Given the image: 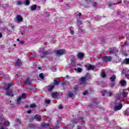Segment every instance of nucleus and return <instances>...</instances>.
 <instances>
[{"instance_id": "1", "label": "nucleus", "mask_w": 129, "mask_h": 129, "mask_svg": "<svg viewBox=\"0 0 129 129\" xmlns=\"http://www.w3.org/2000/svg\"><path fill=\"white\" fill-rule=\"evenodd\" d=\"M75 16L77 19V25L79 28H80V26L81 25H82V21L80 20V19L81 20H84V18H85V16L82 15L81 13H79L78 12L76 13Z\"/></svg>"}, {"instance_id": "2", "label": "nucleus", "mask_w": 129, "mask_h": 129, "mask_svg": "<svg viewBox=\"0 0 129 129\" xmlns=\"http://www.w3.org/2000/svg\"><path fill=\"white\" fill-rule=\"evenodd\" d=\"M85 1V3L84 4L85 7L86 8H88L89 7H93V8H96L97 7V3L93 2L92 0H84Z\"/></svg>"}, {"instance_id": "3", "label": "nucleus", "mask_w": 129, "mask_h": 129, "mask_svg": "<svg viewBox=\"0 0 129 129\" xmlns=\"http://www.w3.org/2000/svg\"><path fill=\"white\" fill-rule=\"evenodd\" d=\"M90 79V74L89 73H87V74L81 78L80 80V84H86V81Z\"/></svg>"}, {"instance_id": "4", "label": "nucleus", "mask_w": 129, "mask_h": 129, "mask_svg": "<svg viewBox=\"0 0 129 129\" xmlns=\"http://www.w3.org/2000/svg\"><path fill=\"white\" fill-rule=\"evenodd\" d=\"M0 123L1 124H5L6 126H10V121L6 120V119L3 117V116H0Z\"/></svg>"}, {"instance_id": "5", "label": "nucleus", "mask_w": 129, "mask_h": 129, "mask_svg": "<svg viewBox=\"0 0 129 129\" xmlns=\"http://www.w3.org/2000/svg\"><path fill=\"white\" fill-rule=\"evenodd\" d=\"M122 104L120 103H117L113 108V110L114 111H117L118 110H120V109H121V108H122Z\"/></svg>"}, {"instance_id": "6", "label": "nucleus", "mask_w": 129, "mask_h": 129, "mask_svg": "<svg viewBox=\"0 0 129 129\" xmlns=\"http://www.w3.org/2000/svg\"><path fill=\"white\" fill-rule=\"evenodd\" d=\"M55 53L56 56H62L64 55V54L66 53V50H65V49H59V50H56L55 52Z\"/></svg>"}, {"instance_id": "7", "label": "nucleus", "mask_w": 129, "mask_h": 129, "mask_svg": "<svg viewBox=\"0 0 129 129\" xmlns=\"http://www.w3.org/2000/svg\"><path fill=\"white\" fill-rule=\"evenodd\" d=\"M45 47H41L39 49V53L43 55V56H46V55H49L50 52L48 51H44Z\"/></svg>"}, {"instance_id": "8", "label": "nucleus", "mask_w": 129, "mask_h": 129, "mask_svg": "<svg viewBox=\"0 0 129 129\" xmlns=\"http://www.w3.org/2000/svg\"><path fill=\"white\" fill-rule=\"evenodd\" d=\"M102 59L103 61H104V62H110V61H111V60H112V57H111V56H103L102 57Z\"/></svg>"}, {"instance_id": "9", "label": "nucleus", "mask_w": 129, "mask_h": 129, "mask_svg": "<svg viewBox=\"0 0 129 129\" xmlns=\"http://www.w3.org/2000/svg\"><path fill=\"white\" fill-rule=\"evenodd\" d=\"M5 93L8 96H11V97H13V96H14V94H13V90L11 89L6 91Z\"/></svg>"}, {"instance_id": "10", "label": "nucleus", "mask_w": 129, "mask_h": 129, "mask_svg": "<svg viewBox=\"0 0 129 129\" xmlns=\"http://www.w3.org/2000/svg\"><path fill=\"white\" fill-rule=\"evenodd\" d=\"M85 67H86L88 70H94L95 69V66L91 64H86Z\"/></svg>"}, {"instance_id": "11", "label": "nucleus", "mask_w": 129, "mask_h": 129, "mask_svg": "<svg viewBox=\"0 0 129 129\" xmlns=\"http://www.w3.org/2000/svg\"><path fill=\"white\" fill-rule=\"evenodd\" d=\"M24 84H25V85H29L30 86H31V85H32L31 81H30V78H28L27 79H26L24 81Z\"/></svg>"}, {"instance_id": "12", "label": "nucleus", "mask_w": 129, "mask_h": 129, "mask_svg": "<svg viewBox=\"0 0 129 129\" xmlns=\"http://www.w3.org/2000/svg\"><path fill=\"white\" fill-rule=\"evenodd\" d=\"M13 85H14V84H13V83L8 84L7 85H6L4 86V88L6 90V91H7V90H9L10 87H11V86H13Z\"/></svg>"}, {"instance_id": "13", "label": "nucleus", "mask_w": 129, "mask_h": 129, "mask_svg": "<svg viewBox=\"0 0 129 129\" xmlns=\"http://www.w3.org/2000/svg\"><path fill=\"white\" fill-rule=\"evenodd\" d=\"M77 56L79 59L82 60V59H83V57H84V54L82 53V52H79L77 54Z\"/></svg>"}, {"instance_id": "14", "label": "nucleus", "mask_w": 129, "mask_h": 129, "mask_svg": "<svg viewBox=\"0 0 129 129\" xmlns=\"http://www.w3.org/2000/svg\"><path fill=\"white\" fill-rule=\"evenodd\" d=\"M17 20L19 23H21V22H23V18H22V16L21 15H17L16 17Z\"/></svg>"}, {"instance_id": "15", "label": "nucleus", "mask_w": 129, "mask_h": 129, "mask_svg": "<svg viewBox=\"0 0 129 129\" xmlns=\"http://www.w3.org/2000/svg\"><path fill=\"white\" fill-rule=\"evenodd\" d=\"M121 86H125L126 85V81L124 80H121L120 81Z\"/></svg>"}, {"instance_id": "16", "label": "nucleus", "mask_w": 129, "mask_h": 129, "mask_svg": "<svg viewBox=\"0 0 129 129\" xmlns=\"http://www.w3.org/2000/svg\"><path fill=\"white\" fill-rule=\"evenodd\" d=\"M67 127L69 129L73 128V127H74V125H71V124H70L69 125H68L67 126H64L63 128L66 129V128H67Z\"/></svg>"}, {"instance_id": "17", "label": "nucleus", "mask_w": 129, "mask_h": 129, "mask_svg": "<svg viewBox=\"0 0 129 129\" xmlns=\"http://www.w3.org/2000/svg\"><path fill=\"white\" fill-rule=\"evenodd\" d=\"M57 96H58V93L57 92L52 93L51 97H52V98H57Z\"/></svg>"}, {"instance_id": "18", "label": "nucleus", "mask_w": 129, "mask_h": 129, "mask_svg": "<svg viewBox=\"0 0 129 129\" xmlns=\"http://www.w3.org/2000/svg\"><path fill=\"white\" fill-rule=\"evenodd\" d=\"M57 78L54 79V83H53V85H59V83H61V81H58L57 82Z\"/></svg>"}, {"instance_id": "19", "label": "nucleus", "mask_w": 129, "mask_h": 129, "mask_svg": "<svg viewBox=\"0 0 129 129\" xmlns=\"http://www.w3.org/2000/svg\"><path fill=\"white\" fill-rule=\"evenodd\" d=\"M83 120V118H81L79 119L78 121H76L75 120H73V123L74 124L75 123H77V122H81Z\"/></svg>"}, {"instance_id": "20", "label": "nucleus", "mask_w": 129, "mask_h": 129, "mask_svg": "<svg viewBox=\"0 0 129 129\" xmlns=\"http://www.w3.org/2000/svg\"><path fill=\"white\" fill-rule=\"evenodd\" d=\"M75 66H76V62L74 60H72L70 67H75Z\"/></svg>"}, {"instance_id": "21", "label": "nucleus", "mask_w": 129, "mask_h": 129, "mask_svg": "<svg viewBox=\"0 0 129 129\" xmlns=\"http://www.w3.org/2000/svg\"><path fill=\"white\" fill-rule=\"evenodd\" d=\"M36 9H37V5H33L31 6V11H36Z\"/></svg>"}, {"instance_id": "22", "label": "nucleus", "mask_w": 129, "mask_h": 129, "mask_svg": "<svg viewBox=\"0 0 129 129\" xmlns=\"http://www.w3.org/2000/svg\"><path fill=\"white\" fill-rule=\"evenodd\" d=\"M93 103H95V104H98L99 103V101H97V99H93L92 101Z\"/></svg>"}, {"instance_id": "23", "label": "nucleus", "mask_w": 129, "mask_h": 129, "mask_svg": "<svg viewBox=\"0 0 129 129\" xmlns=\"http://www.w3.org/2000/svg\"><path fill=\"white\" fill-rule=\"evenodd\" d=\"M54 87H55V86L53 85L50 86V87L48 89V91L49 92H51V91L53 90V89L54 88Z\"/></svg>"}, {"instance_id": "24", "label": "nucleus", "mask_w": 129, "mask_h": 129, "mask_svg": "<svg viewBox=\"0 0 129 129\" xmlns=\"http://www.w3.org/2000/svg\"><path fill=\"white\" fill-rule=\"evenodd\" d=\"M101 93H102V96H105V95H106V94H107L106 90H102L101 91Z\"/></svg>"}, {"instance_id": "25", "label": "nucleus", "mask_w": 129, "mask_h": 129, "mask_svg": "<svg viewBox=\"0 0 129 129\" xmlns=\"http://www.w3.org/2000/svg\"><path fill=\"white\" fill-rule=\"evenodd\" d=\"M21 64V60H20V59H18V60L15 63V66H20Z\"/></svg>"}, {"instance_id": "26", "label": "nucleus", "mask_w": 129, "mask_h": 129, "mask_svg": "<svg viewBox=\"0 0 129 129\" xmlns=\"http://www.w3.org/2000/svg\"><path fill=\"white\" fill-rule=\"evenodd\" d=\"M69 29L71 31V35H74V30H73L74 29V28H73V27H70Z\"/></svg>"}, {"instance_id": "27", "label": "nucleus", "mask_w": 129, "mask_h": 129, "mask_svg": "<svg viewBox=\"0 0 129 129\" xmlns=\"http://www.w3.org/2000/svg\"><path fill=\"white\" fill-rule=\"evenodd\" d=\"M126 95H127V93H126V92H123L120 94V96H121V97H125Z\"/></svg>"}, {"instance_id": "28", "label": "nucleus", "mask_w": 129, "mask_h": 129, "mask_svg": "<svg viewBox=\"0 0 129 129\" xmlns=\"http://www.w3.org/2000/svg\"><path fill=\"white\" fill-rule=\"evenodd\" d=\"M74 70H75V71H77L78 72H79V73L82 72V69H81V68H78V69H74Z\"/></svg>"}, {"instance_id": "29", "label": "nucleus", "mask_w": 129, "mask_h": 129, "mask_svg": "<svg viewBox=\"0 0 129 129\" xmlns=\"http://www.w3.org/2000/svg\"><path fill=\"white\" fill-rule=\"evenodd\" d=\"M68 95H69V97L70 98H72L74 95V94L71 93V92H69V94H68Z\"/></svg>"}, {"instance_id": "30", "label": "nucleus", "mask_w": 129, "mask_h": 129, "mask_svg": "<svg viewBox=\"0 0 129 129\" xmlns=\"http://www.w3.org/2000/svg\"><path fill=\"white\" fill-rule=\"evenodd\" d=\"M6 30L7 31V33L8 34V35H11V34H12L13 32L12 31V30H9L8 28H6Z\"/></svg>"}, {"instance_id": "31", "label": "nucleus", "mask_w": 129, "mask_h": 129, "mask_svg": "<svg viewBox=\"0 0 129 129\" xmlns=\"http://www.w3.org/2000/svg\"><path fill=\"white\" fill-rule=\"evenodd\" d=\"M124 63L125 64H129V58H125L124 61Z\"/></svg>"}, {"instance_id": "32", "label": "nucleus", "mask_w": 129, "mask_h": 129, "mask_svg": "<svg viewBox=\"0 0 129 129\" xmlns=\"http://www.w3.org/2000/svg\"><path fill=\"white\" fill-rule=\"evenodd\" d=\"M49 123H45L41 125V126L42 127H46V126H49Z\"/></svg>"}, {"instance_id": "33", "label": "nucleus", "mask_w": 129, "mask_h": 129, "mask_svg": "<svg viewBox=\"0 0 129 129\" xmlns=\"http://www.w3.org/2000/svg\"><path fill=\"white\" fill-rule=\"evenodd\" d=\"M125 71H128L127 69L124 70L123 71V72H122V74H125V77H126V76H127V75H126V72H124Z\"/></svg>"}, {"instance_id": "34", "label": "nucleus", "mask_w": 129, "mask_h": 129, "mask_svg": "<svg viewBox=\"0 0 129 129\" xmlns=\"http://www.w3.org/2000/svg\"><path fill=\"white\" fill-rule=\"evenodd\" d=\"M29 127L30 128H35V127H36V126L33 124H30Z\"/></svg>"}, {"instance_id": "35", "label": "nucleus", "mask_w": 129, "mask_h": 129, "mask_svg": "<svg viewBox=\"0 0 129 129\" xmlns=\"http://www.w3.org/2000/svg\"><path fill=\"white\" fill-rule=\"evenodd\" d=\"M17 6H22V5H23V2L21 1H17Z\"/></svg>"}, {"instance_id": "36", "label": "nucleus", "mask_w": 129, "mask_h": 129, "mask_svg": "<svg viewBox=\"0 0 129 129\" xmlns=\"http://www.w3.org/2000/svg\"><path fill=\"white\" fill-rule=\"evenodd\" d=\"M39 77L40 78H41V79H44V78H45V77H44V74H43L42 73L39 75Z\"/></svg>"}, {"instance_id": "37", "label": "nucleus", "mask_w": 129, "mask_h": 129, "mask_svg": "<svg viewBox=\"0 0 129 129\" xmlns=\"http://www.w3.org/2000/svg\"><path fill=\"white\" fill-rule=\"evenodd\" d=\"M106 95H107L108 96H112V93H111V92H106Z\"/></svg>"}, {"instance_id": "38", "label": "nucleus", "mask_w": 129, "mask_h": 129, "mask_svg": "<svg viewBox=\"0 0 129 129\" xmlns=\"http://www.w3.org/2000/svg\"><path fill=\"white\" fill-rule=\"evenodd\" d=\"M95 20L96 21H99L100 20V16H97L95 17Z\"/></svg>"}, {"instance_id": "39", "label": "nucleus", "mask_w": 129, "mask_h": 129, "mask_svg": "<svg viewBox=\"0 0 129 129\" xmlns=\"http://www.w3.org/2000/svg\"><path fill=\"white\" fill-rule=\"evenodd\" d=\"M21 100H22V97L20 96L18 97L17 101V103H20V101H21Z\"/></svg>"}, {"instance_id": "40", "label": "nucleus", "mask_w": 129, "mask_h": 129, "mask_svg": "<svg viewBox=\"0 0 129 129\" xmlns=\"http://www.w3.org/2000/svg\"><path fill=\"white\" fill-rule=\"evenodd\" d=\"M101 77H102V78H104V77H105V76H106V75L104 73H101Z\"/></svg>"}, {"instance_id": "41", "label": "nucleus", "mask_w": 129, "mask_h": 129, "mask_svg": "<svg viewBox=\"0 0 129 129\" xmlns=\"http://www.w3.org/2000/svg\"><path fill=\"white\" fill-rule=\"evenodd\" d=\"M107 7H108V8H109L110 9H112V8H111V7H112V4H111V3H108Z\"/></svg>"}, {"instance_id": "42", "label": "nucleus", "mask_w": 129, "mask_h": 129, "mask_svg": "<svg viewBox=\"0 0 129 129\" xmlns=\"http://www.w3.org/2000/svg\"><path fill=\"white\" fill-rule=\"evenodd\" d=\"M60 121H62V118L59 117L58 119L57 120V121H56V122L58 124V123H59V122H60Z\"/></svg>"}, {"instance_id": "43", "label": "nucleus", "mask_w": 129, "mask_h": 129, "mask_svg": "<svg viewBox=\"0 0 129 129\" xmlns=\"http://www.w3.org/2000/svg\"><path fill=\"white\" fill-rule=\"evenodd\" d=\"M10 28L12 29V31H15V25H11L10 26Z\"/></svg>"}, {"instance_id": "44", "label": "nucleus", "mask_w": 129, "mask_h": 129, "mask_svg": "<svg viewBox=\"0 0 129 129\" xmlns=\"http://www.w3.org/2000/svg\"><path fill=\"white\" fill-rule=\"evenodd\" d=\"M84 95H87L88 94V91L86 90L83 93Z\"/></svg>"}, {"instance_id": "45", "label": "nucleus", "mask_w": 129, "mask_h": 129, "mask_svg": "<svg viewBox=\"0 0 129 129\" xmlns=\"http://www.w3.org/2000/svg\"><path fill=\"white\" fill-rule=\"evenodd\" d=\"M27 96H26V94L23 93L22 95L21 98H26Z\"/></svg>"}, {"instance_id": "46", "label": "nucleus", "mask_w": 129, "mask_h": 129, "mask_svg": "<svg viewBox=\"0 0 129 129\" xmlns=\"http://www.w3.org/2000/svg\"><path fill=\"white\" fill-rule=\"evenodd\" d=\"M25 4L26 6H29V5H30V1H29V0H26L25 2Z\"/></svg>"}, {"instance_id": "47", "label": "nucleus", "mask_w": 129, "mask_h": 129, "mask_svg": "<svg viewBox=\"0 0 129 129\" xmlns=\"http://www.w3.org/2000/svg\"><path fill=\"white\" fill-rule=\"evenodd\" d=\"M30 107H31V108H34V107H36V104H31L30 105Z\"/></svg>"}, {"instance_id": "48", "label": "nucleus", "mask_w": 129, "mask_h": 129, "mask_svg": "<svg viewBox=\"0 0 129 129\" xmlns=\"http://www.w3.org/2000/svg\"><path fill=\"white\" fill-rule=\"evenodd\" d=\"M50 100H45V103L46 104H49V103H50Z\"/></svg>"}, {"instance_id": "49", "label": "nucleus", "mask_w": 129, "mask_h": 129, "mask_svg": "<svg viewBox=\"0 0 129 129\" xmlns=\"http://www.w3.org/2000/svg\"><path fill=\"white\" fill-rule=\"evenodd\" d=\"M24 40H21L20 42H19V44H20V45H24Z\"/></svg>"}, {"instance_id": "50", "label": "nucleus", "mask_w": 129, "mask_h": 129, "mask_svg": "<svg viewBox=\"0 0 129 129\" xmlns=\"http://www.w3.org/2000/svg\"><path fill=\"white\" fill-rule=\"evenodd\" d=\"M59 109H63V106L62 105L60 104L59 106Z\"/></svg>"}, {"instance_id": "51", "label": "nucleus", "mask_w": 129, "mask_h": 129, "mask_svg": "<svg viewBox=\"0 0 129 129\" xmlns=\"http://www.w3.org/2000/svg\"><path fill=\"white\" fill-rule=\"evenodd\" d=\"M34 118H35V119H38V118H39V115H36L34 116Z\"/></svg>"}, {"instance_id": "52", "label": "nucleus", "mask_w": 129, "mask_h": 129, "mask_svg": "<svg viewBox=\"0 0 129 129\" xmlns=\"http://www.w3.org/2000/svg\"><path fill=\"white\" fill-rule=\"evenodd\" d=\"M109 79L112 82H113V76L111 77Z\"/></svg>"}, {"instance_id": "53", "label": "nucleus", "mask_w": 129, "mask_h": 129, "mask_svg": "<svg viewBox=\"0 0 129 129\" xmlns=\"http://www.w3.org/2000/svg\"><path fill=\"white\" fill-rule=\"evenodd\" d=\"M115 57H116V60H115V62H118L119 61V58L118 57H117L116 55L115 56Z\"/></svg>"}, {"instance_id": "54", "label": "nucleus", "mask_w": 129, "mask_h": 129, "mask_svg": "<svg viewBox=\"0 0 129 129\" xmlns=\"http://www.w3.org/2000/svg\"><path fill=\"white\" fill-rule=\"evenodd\" d=\"M74 90L77 91L78 90V87H76L74 88Z\"/></svg>"}, {"instance_id": "55", "label": "nucleus", "mask_w": 129, "mask_h": 129, "mask_svg": "<svg viewBox=\"0 0 129 129\" xmlns=\"http://www.w3.org/2000/svg\"><path fill=\"white\" fill-rule=\"evenodd\" d=\"M105 43V40H104L101 41V42H100L101 44H104Z\"/></svg>"}, {"instance_id": "56", "label": "nucleus", "mask_w": 129, "mask_h": 129, "mask_svg": "<svg viewBox=\"0 0 129 129\" xmlns=\"http://www.w3.org/2000/svg\"><path fill=\"white\" fill-rule=\"evenodd\" d=\"M27 112L28 114L32 113V111H31V110H29L27 111Z\"/></svg>"}, {"instance_id": "57", "label": "nucleus", "mask_w": 129, "mask_h": 129, "mask_svg": "<svg viewBox=\"0 0 129 129\" xmlns=\"http://www.w3.org/2000/svg\"><path fill=\"white\" fill-rule=\"evenodd\" d=\"M36 9H37V10H38L39 11H40V10H41V7H40V6H37Z\"/></svg>"}, {"instance_id": "58", "label": "nucleus", "mask_w": 129, "mask_h": 129, "mask_svg": "<svg viewBox=\"0 0 129 129\" xmlns=\"http://www.w3.org/2000/svg\"><path fill=\"white\" fill-rule=\"evenodd\" d=\"M110 53L111 54H113V49L110 50Z\"/></svg>"}, {"instance_id": "59", "label": "nucleus", "mask_w": 129, "mask_h": 129, "mask_svg": "<svg viewBox=\"0 0 129 129\" xmlns=\"http://www.w3.org/2000/svg\"><path fill=\"white\" fill-rule=\"evenodd\" d=\"M77 128L78 129H82V127L80 126H77Z\"/></svg>"}, {"instance_id": "60", "label": "nucleus", "mask_w": 129, "mask_h": 129, "mask_svg": "<svg viewBox=\"0 0 129 129\" xmlns=\"http://www.w3.org/2000/svg\"><path fill=\"white\" fill-rule=\"evenodd\" d=\"M21 35H25V31H22Z\"/></svg>"}, {"instance_id": "61", "label": "nucleus", "mask_w": 129, "mask_h": 129, "mask_svg": "<svg viewBox=\"0 0 129 129\" xmlns=\"http://www.w3.org/2000/svg\"><path fill=\"white\" fill-rule=\"evenodd\" d=\"M0 129H5V127H4V126H0Z\"/></svg>"}, {"instance_id": "62", "label": "nucleus", "mask_w": 129, "mask_h": 129, "mask_svg": "<svg viewBox=\"0 0 129 129\" xmlns=\"http://www.w3.org/2000/svg\"><path fill=\"white\" fill-rule=\"evenodd\" d=\"M16 121L17 122H20V123L21 122V121H20L19 119H17Z\"/></svg>"}, {"instance_id": "63", "label": "nucleus", "mask_w": 129, "mask_h": 129, "mask_svg": "<svg viewBox=\"0 0 129 129\" xmlns=\"http://www.w3.org/2000/svg\"><path fill=\"white\" fill-rule=\"evenodd\" d=\"M52 71H53V72H56V69L55 68L52 69Z\"/></svg>"}, {"instance_id": "64", "label": "nucleus", "mask_w": 129, "mask_h": 129, "mask_svg": "<svg viewBox=\"0 0 129 129\" xmlns=\"http://www.w3.org/2000/svg\"><path fill=\"white\" fill-rule=\"evenodd\" d=\"M3 37V34L0 33V38Z\"/></svg>"}]
</instances>
